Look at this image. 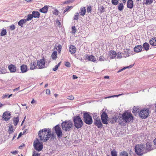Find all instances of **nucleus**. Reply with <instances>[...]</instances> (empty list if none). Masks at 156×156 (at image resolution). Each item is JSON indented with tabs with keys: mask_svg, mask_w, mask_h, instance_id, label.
<instances>
[{
	"mask_svg": "<svg viewBox=\"0 0 156 156\" xmlns=\"http://www.w3.org/2000/svg\"><path fill=\"white\" fill-rule=\"evenodd\" d=\"M153 2V0H146L145 3L146 4L150 5Z\"/></svg>",
	"mask_w": 156,
	"mask_h": 156,
	"instance_id": "obj_46",
	"label": "nucleus"
},
{
	"mask_svg": "<svg viewBox=\"0 0 156 156\" xmlns=\"http://www.w3.org/2000/svg\"><path fill=\"white\" fill-rule=\"evenodd\" d=\"M74 1V0H69L66 1H65L64 2L63 4H66L68 3H70L73 2Z\"/></svg>",
	"mask_w": 156,
	"mask_h": 156,
	"instance_id": "obj_45",
	"label": "nucleus"
},
{
	"mask_svg": "<svg viewBox=\"0 0 156 156\" xmlns=\"http://www.w3.org/2000/svg\"><path fill=\"white\" fill-rule=\"evenodd\" d=\"M119 0H112V3L114 5H117L118 4Z\"/></svg>",
	"mask_w": 156,
	"mask_h": 156,
	"instance_id": "obj_42",
	"label": "nucleus"
},
{
	"mask_svg": "<svg viewBox=\"0 0 156 156\" xmlns=\"http://www.w3.org/2000/svg\"><path fill=\"white\" fill-rule=\"evenodd\" d=\"M140 110L139 109L138 106H134L133 108L132 112L134 114H137V113L139 114V112H140Z\"/></svg>",
	"mask_w": 156,
	"mask_h": 156,
	"instance_id": "obj_23",
	"label": "nucleus"
},
{
	"mask_svg": "<svg viewBox=\"0 0 156 156\" xmlns=\"http://www.w3.org/2000/svg\"><path fill=\"white\" fill-rule=\"evenodd\" d=\"M149 113L150 111L148 108H145L140 110L139 115L141 118L146 119L148 116Z\"/></svg>",
	"mask_w": 156,
	"mask_h": 156,
	"instance_id": "obj_6",
	"label": "nucleus"
},
{
	"mask_svg": "<svg viewBox=\"0 0 156 156\" xmlns=\"http://www.w3.org/2000/svg\"><path fill=\"white\" fill-rule=\"evenodd\" d=\"M65 66L68 67H69L70 66V63L69 62H66L65 63Z\"/></svg>",
	"mask_w": 156,
	"mask_h": 156,
	"instance_id": "obj_55",
	"label": "nucleus"
},
{
	"mask_svg": "<svg viewBox=\"0 0 156 156\" xmlns=\"http://www.w3.org/2000/svg\"><path fill=\"white\" fill-rule=\"evenodd\" d=\"M154 144L156 146V138H155L153 140Z\"/></svg>",
	"mask_w": 156,
	"mask_h": 156,
	"instance_id": "obj_64",
	"label": "nucleus"
},
{
	"mask_svg": "<svg viewBox=\"0 0 156 156\" xmlns=\"http://www.w3.org/2000/svg\"><path fill=\"white\" fill-rule=\"evenodd\" d=\"M86 12V9L85 7L81 8L80 9V14L81 16H84Z\"/></svg>",
	"mask_w": 156,
	"mask_h": 156,
	"instance_id": "obj_27",
	"label": "nucleus"
},
{
	"mask_svg": "<svg viewBox=\"0 0 156 156\" xmlns=\"http://www.w3.org/2000/svg\"><path fill=\"white\" fill-rule=\"evenodd\" d=\"M11 114L9 111H6L3 113L2 115V119L5 121L9 120L10 118Z\"/></svg>",
	"mask_w": 156,
	"mask_h": 156,
	"instance_id": "obj_10",
	"label": "nucleus"
},
{
	"mask_svg": "<svg viewBox=\"0 0 156 156\" xmlns=\"http://www.w3.org/2000/svg\"><path fill=\"white\" fill-rule=\"evenodd\" d=\"M127 7L129 9H132L133 6V2L132 0H129L127 2Z\"/></svg>",
	"mask_w": 156,
	"mask_h": 156,
	"instance_id": "obj_18",
	"label": "nucleus"
},
{
	"mask_svg": "<svg viewBox=\"0 0 156 156\" xmlns=\"http://www.w3.org/2000/svg\"><path fill=\"white\" fill-rule=\"evenodd\" d=\"M69 49L70 53L72 54H74L76 52V48L73 45H70Z\"/></svg>",
	"mask_w": 156,
	"mask_h": 156,
	"instance_id": "obj_16",
	"label": "nucleus"
},
{
	"mask_svg": "<svg viewBox=\"0 0 156 156\" xmlns=\"http://www.w3.org/2000/svg\"><path fill=\"white\" fill-rule=\"evenodd\" d=\"M57 52L54 51L53 52L51 55V57L53 60H55L57 58Z\"/></svg>",
	"mask_w": 156,
	"mask_h": 156,
	"instance_id": "obj_29",
	"label": "nucleus"
},
{
	"mask_svg": "<svg viewBox=\"0 0 156 156\" xmlns=\"http://www.w3.org/2000/svg\"><path fill=\"white\" fill-rule=\"evenodd\" d=\"M101 119H108V115L105 112H104L102 113L101 116Z\"/></svg>",
	"mask_w": 156,
	"mask_h": 156,
	"instance_id": "obj_26",
	"label": "nucleus"
},
{
	"mask_svg": "<svg viewBox=\"0 0 156 156\" xmlns=\"http://www.w3.org/2000/svg\"><path fill=\"white\" fill-rule=\"evenodd\" d=\"M58 68L57 66L56 65L55 67L53 68V70L54 71H56L58 69Z\"/></svg>",
	"mask_w": 156,
	"mask_h": 156,
	"instance_id": "obj_58",
	"label": "nucleus"
},
{
	"mask_svg": "<svg viewBox=\"0 0 156 156\" xmlns=\"http://www.w3.org/2000/svg\"><path fill=\"white\" fill-rule=\"evenodd\" d=\"M7 33V31L5 29H3L2 30L1 33V36H4L6 35Z\"/></svg>",
	"mask_w": 156,
	"mask_h": 156,
	"instance_id": "obj_37",
	"label": "nucleus"
},
{
	"mask_svg": "<svg viewBox=\"0 0 156 156\" xmlns=\"http://www.w3.org/2000/svg\"><path fill=\"white\" fill-rule=\"evenodd\" d=\"M50 136L51 139H54V134H51V132H50Z\"/></svg>",
	"mask_w": 156,
	"mask_h": 156,
	"instance_id": "obj_54",
	"label": "nucleus"
},
{
	"mask_svg": "<svg viewBox=\"0 0 156 156\" xmlns=\"http://www.w3.org/2000/svg\"><path fill=\"white\" fill-rule=\"evenodd\" d=\"M15 28V27L14 24H12L10 26V29L11 30H14Z\"/></svg>",
	"mask_w": 156,
	"mask_h": 156,
	"instance_id": "obj_50",
	"label": "nucleus"
},
{
	"mask_svg": "<svg viewBox=\"0 0 156 156\" xmlns=\"http://www.w3.org/2000/svg\"><path fill=\"white\" fill-rule=\"evenodd\" d=\"M145 149L147 151V152L153 149L152 146L149 142H147L145 145Z\"/></svg>",
	"mask_w": 156,
	"mask_h": 156,
	"instance_id": "obj_13",
	"label": "nucleus"
},
{
	"mask_svg": "<svg viewBox=\"0 0 156 156\" xmlns=\"http://www.w3.org/2000/svg\"><path fill=\"white\" fill-rule=\"evenodd\" d=\"M93 119L94 120V121L99 119L97 117V114L94 113L93 114Z\"/></svg>",
	"mask_w": 156,
	"mask_h": 156,
	"instance_id": "obj_49",
	"label": "nucleus"
},
{
	"mask_svg": "<svg viewBox=\"0 0 156 156\" xmlns=\"http://www.w3.org/2000/svg\"><path fill=\"white\" fill-rule=\"evenodd\" d=\"M58 11L57 9L55 10L53 12V14L54 15H57L58 14Z\"/></svg>",
	"mask_w": 156,
	"mask_h": 156,
	"instance_id": "obj_51",
	"label": "nucleus"
},
{
	"mask_svg": "<svg viewBox=\"0 0 156 156\" xmlns=\"http://www.w3.org/2000/svg\"><path fill=\"white\" fill-rule=\"evenodd\" d=\"M122 120L126 123L129 122L133 119L132 114L127 112H124L122 114Z\"/></svg>",
	"mask_w": 156,
	"mask_h": 156,
	"instance_id": "obj_4",
	"label": "nucleus"
},
{
	"mask_svg": "<svg viewBox=\"0 0 156 156\" xmlns=\"http://www.w3.org/2000/svg\"><path fill=\"white\" fill-rule=\"evenodd\" d=\"M84 58L86 60V62H87V61L88 60V55H85Z\"/></svg>",
	"mask_w": 156,
	"mask_h": 156,
	"instance_id": "obj_57",
	"label": "nucleus"
},
{
	"mask_svg": "<svg viewBox=\"0 0 156 156\" xmlns=\"http://www.w3.org/2000/svg\"><path fill=\"white\" fill-rule=\"evenodd\" d=\"M94 124L98 128H101L102 127L103 125L102 124L100 119H98L94 121Z\"/></svg>",
	"mask_w": 156,
	"mask_h": 156,
	"instance_id": "obj_11",
	"label": "nucleus"
},
{
	"mask_svg": "<svg viewBox=\"0 0 156 156\" xmlns=\"http://www.w3.org/2000/svg\"><path fill=\"white\" fill-rule=\"evenodd\" d=\"M123 5L122 3H119L118 6V9L119 11H122L123 8Z\"/></svg>",
	"mask_w": 156,
	"mask_h": 156,
	"instance_id": "obj_39",
	"label": "nucleus"
},
{
	"mask_svg": "<svg viewBox=\"0 0 156 156\" xmlns=\"http://www.w3.org/2000/svg\"><path fill=\"white\" fill-rule=\"evenodd\" d=\"M50 132H51V130L48 128L40 130L38 135L40 140L43 142H46L49 140L50 137Z\"/></svg>",
	"mask_w": 156,
	"mask_h": 156,
	"instance_id": "obj_1",
	"label": "nucleus"
},
{
	"mask_svg": "<svg viewBox=\"0 0 156 156\" xmlns=\"http://www.w3.org/2000/svg\"><path fill=\"white\" fill-rule=\"evenodd\" d=\"M9 134H11L13 133L14 131V129L13 127V126L10 125L9 126Z\"/></svg>",
	"mask_w": 156,
	"mask_h": 156,
	"instance_id": "obj_31",
	"label": "nucleus"
},
{
	"mask_svg": "<svg viewBox=\"0 0 156 156\" xmlns=\"http://www.w3.org/2000/svg\"><path fill=\"white\" fill-rule=\"evenodd\" d=\"M83 120L86 124H88V112H83Z\"/></svg>",
	"mask_w": 156,
	"mask_h": 156,
	"instance_id": "obj_17",
	"label": "nucleus"
},
{
	"mask_svg": "<svg viewBox=\"0 0 156 156\" xmlns=\"http://www.w3.org/2000/svg\"><path fill=\"white\" fill-rule=\"evenodd\" d=\"M67 98L69 100H73L74 99V98L73 95H71L68 96Z\"/></svg>",
	"mask_w": 156,
	"mask_h": 156,
	"instance_id": "obj_52",
	"label": "nucleus"
},
{
	"mask_svg": "<svg viewBox=\"0 0 156 156\" xmlns=\"http://www.w3.org/2000/svg\"><path fill=\"white\" fill-rule=\"evenodd\" d=\"M8 68L11 73H15L16 71V67L13 64H11L9 65Z\"/></svg>",
	"mask_w": 156,
	"mask_h": 156,
	"instance_id": "obj_12",
	"label": "nucleus"
},
{
	"mask_svg": "<svg viewBox=\"0 0 156 156\" xmlns=\"http://www.w3.org/2000/svg\"><path fill=\"white\" fill-rule=\"evenodd\" d=\"M19 121V119L18 117H14L13 118V123L15 126H16Z\"/></svg>",
	"mask_w": 156,
	"mask_h": 156,
	"instance_id": "obj_32",
	"label": "nucleus"
},
{
	"mask_svg": "<svg viewBox=\"0 0 156 156\" xmlns=\"http://www.w3.org/2000/svg\"><path fill=\"white\" fill-rule=\"evenodd\" d=\"M149 43L153 46H156V37H153L150 40Z\"/></svg>",
	"mask_w": 156,
	"mask_h": 156,
	"instance_id": "obj_14",
	"label": "nucleus"
},
{
	"mask_svg": "<svg viewBox=\"0 0 156 156\" xmlns=\"http://www.w3.org/2000/svg\"><path fill=\"white\" fill-rule=\"evenodd\" d=\"M123 94H119V95H113V96H109V97H106L105 98H112V97H118L119 96H121V95Z\"/></svg>",
	"mask_w": 156,
	"mask_h": 156,
	"instance_id": "obj_47",
	"label": "nucleus"
},
{
	"mask_svg": "<svg viewBox=\"0 0 156 156\" xmlns=\"http://www.w3.org/2000/svg\"><path fill=\"white\" fill-rule=\"evenodd\" d=\"M56 23L58 27H60L61 25V23L58 21H57L56 22Z\"/></svg>",
	"mask_w": 156,
	"mask_h": 156,
	"instance_id": "obj_60",
	"label": "nucleus"
},
{
	"mask_svg": "<svg viewBox=\"0 0 156 156\" xmlns=\"http://www.w3.org/2000/svg\"><path fill=\"white\" fill-rule=\"evenodd\" d=\"M105 59L104 57L103 56H100L99 57V60L101 61H104Z\"/></svg>",
	"mask_w": 156,
	"mask_h": 156,
	"instance_id": "obj_53",
	"label": "nucleus"
},
{
	"mask_svg": "<svg viewBox=\"0 0 156 156\" xmlns=\"http://www.w3.org/2000/svg\"><path fill=\"white\" fill-rule=\"evenodd\" d=\"M27 21L25 20V19H23L20 20L18 23V25L21 27H23V24H24Z\"/></svg>",
	"mask_w": 156,
	"mask_h": 156,
	"instance_id": "obj_24",
	"label": "nucleus"
},
{
	"mask_svg": "<svg viewBox=\"0 0 156 156\" xmlns=\"http://www.w3.org/2000/svg\"><path fill=\"white\" fill-rule=\"evenodd\" d=\"M32 156H41L39 153L34 152Z\"/></svg>",
	"mask_w": 156,
	"mask_h": 156,
	"instance_id": "obj_56",
	"label": "nucleus"
},
{
	"mask_svg": "<svg viewBox=\"0 0 156 156\" xmlns=\"http://www.w3.org/2000/svg\"><path fill=\"white\" fill-rule=\"evenodd\" d=\"M110 55L112 56L110 57V58L112 59L116 57V53L114 51H111L110 53Z\"/></svg>",
	"mask_w": 156,
	"mask_h": 156,
	"instance_id": "obj_28",
	"label": "nucleus"
},
{
	"mask_svg": "<svg viewBox=\"0 0 156 156\" xmlns=\"http://www.w3.org/2000/svg\"><path fill=\"white\" fill-rule=\"evenodd\" d=\"M46 93L47 94H49L50 93V91L49 89H47L46 90Z\"/></svg>",
	"mask_w": 156,
	"mask_h": 156,
	"instance_id": "obj_61",
	"label": "nucleus"
},
{
	"mask_svg": "<svg viewBox=\"0 0 156 156\" xmlns=\"http://www.w3.org/2000/svg\"><path fill=\"white\" fill-rule=\"evenodd\" d=\"M142 47L141 45H138L136 46L134 48V51L136 52H139L142 51Z\"/></svg>",
	"mask_w": 156,
	"mask_h": 156,
	"instance_id": "obj_15",
	"label": "nucleus"
},
{
	"mask_svg": "<svg viewBox=\"0 0 156 156\" xmlns=\"http://www.w3.org/2000/svg\"><path fill=\"white\" fill-rule=\"evenodd\" d=\"M143 47L144 50L147 51L149 49L150 45L147 43L145 42L143 44Z\"/></svg>",
	"mask_w": 156,
	"mask_h": 156,
	"instance_id": "obj_25",
	"label": "nucleus"
},
{
	"mask_svg": "<svg viewBox=\"0 0 156 156\" xmlns=\"http://www.w3.org/2000/svg\"><path fill=\"white\" fill-rule=\"evenodd\" d=\"M73 8V6H67V7L65 9L63 12L64 13H65L66 12L69 11L70 10Z\"/></svg>",
	"mask_w": 156,
	"mask_h": 156,
	"instance_id": "obj_40",
	"label": "nucleus"
},
{
	"mask_svg": "<svg viewBox=\"0 0 156 156\" xmlns=\"http://www.w3.org/2000/svg\"><path fill=\"white\" fill-rule=\"evenodd\" d=\"M126 69V67H124L122 69H120L118 71V73H119L120 72H121L122 71L124 70V69Z\"/></svg>",
	"mask_w": 156,
	"mask_h": 156,
	"instance_id": "obj_63",
	"label": "nucleus"
},
{
	"mask_svg": "<svg viewBox=\"0 0 156 156\" xmlns=\"http://www.w3.org/2000/svg\"><path fill=\"white\" fill-rule=\"evenodd\" d=\"M78 77L75 75H73V80L77 79Z\"/></svg>",
	"mask_w": 156,
	"mask_h": 156,
	"instance_id": "obj_62",
	"label": "nucleus"
},
{
	"mask_svg": "<svg viewBox=\"0 0 156 156\" xmlns=\"http://www.w3.org/2000/svg\"><path fill=\"white\" fill-rule=\"evenodd\" d=\"M72 33L73 34H75L76 31V29L74 26H73L72 27Z\"/></svg>",
	"mask_w": 156,
	"mask_h": 156,
	"instance_id": "obj_48",
	"label": "nucleus"
},
{
	"mask_svg": "<svg viewBox=\"0 0 156 156\" xmlns=\"http://www.w3.org/2000/svg\"><path fill=\"white\" fill-rule=\"evenodd\" d=\"M79 14L78 12H76L74 16L73 20H78L79 19Z\"/></svg>",
	"mask_w": 156,
	"mask_h": 156,
	"instance_id": "obj_38",
	"label": "nucleus"
},
{
	"mask_svg": "<svg viewBox=\"0 0 156 156\" xmlns=\"http://www.w3.org/2000/svg\"><path fill=\"white\" fill-rule=\"evenodd\" d=\"M120 156H128V154L126 151L121 152L120 153Z\"/></svg>",
	"mask_w": 156,
	"mask_h": 156,
	"instance_id": "obj_36",
	"label": "nucleus"
},
{
	"mask_svg": "<svg viewBox=\"0 0 156 156\" xmlns=\"http://www.w3.org/2000/svg\"><path fill=\"white\" fill-rule=\"evenodd\" d=\"M102 123L105 124H107L108 123V119H101Z\"/></svg>",
	"mask_w": 156,
	"mask_h": 156,
	"instance_id": "obj_41",
	"label": "nucleus"
},
{
	"mask_svg": "<svg viewBox=\"0 0 156 156\" xmlns=\"http://www.w3.org/2000/svg\"><path fill=\"white\" fill-rule=\"evenodd\" d=\"M36 66V64L34 62H31L30 65V69L31 70L34 69H35Z\"/></svg>",
	"mask_w": 156,
	"mask_h": 156,
	"instance_id": "obj_30",
	"label": "nucleus"
},
{
	"mask_svg": "<svg viewBox=\"0 0 156 156\" xmlns=\"http://www.w3.org/2000/svg\"><path fill=\"white\" fill-rule=\"evenodd\" d=\"M20 69L22 73H24L27 72V67L26 65H22L20 66Z\"/></svg>",
	"mask_w": 156,
	"mask_h": 156,
	"instance_id": "obj_19",
	"label": "nucleus"
},
{
	"mask_svg": "<svg viewBox=\"0 0 156 156\" xmlns=\"http://www.w3.org/2000/svg\"><path fill=\"white\" fill-rule=\"evenodd\" d=\"M62 46L60 44H59L57 47V50L59 53H60L62 49Z\"/></svg>",
	"mask_w": 156,
	"mask_h": 156,
	"instance_id": "obj_44",
	"label": "nucleus"
},
{
	"mask_svg": "<svg viewBox=\"0 0 156 156\" xmlns=\"http://www.w3.org/2000/svg\"><path fill=\"white\" fill-rule=\"evenodd\" d=\"M104 8L103 6H102L100 9V11L101 12H104L105 11L104 10Z\"/></svg>",
	"mask_w": 156,
	"mask_h": 156,
	"instance_id": "obj_59",
	"label": "nucleus"
},
{
	"mask_svg": "<svg viewBox=\"0 0 156 156\" xmlns=\"http://www.w3.org/2000/svg\"><path fill=\"white\" fill-rule=\"evenodd\" d=\"M111 153L112 156H117V152L115 150L111 151Z\"/></svg>",
	"mask_w": 156,
	"mask_h": 156,
	"instance_id": "obj_43",
	"label": "nucleus"
},
{
	"mask_svg": "<svg viewBox=\"0 0 156 156\" xmlns=\"http://www.w3.org/2000/svg\"><path fill=\"white\" fill-rule=\"evenodd\" d=\"M89 114L90 113L88 112V125L91 124L93 122L92 117Z\"/></svg>",
	"mask_w": 156,
	"mask_h": 156,
	"instance_id": "obj_33",
	"label": "nucleus"
},
{
	"mask_svg": "<svg viewBox=\"0 0 156 156\" xmlns=\"http://www.w3.org/2000/svg\"><path fill=\"white\" fill-rule=\"evenodd\" d=\"M55 130V133L58 138H61L62 136V132L61 129L59 126L57 125L54 127Z\"/></svg>",
	"mask_w": 156,
	"mask_h": 156,
	"instance_id": "obj_8",
	"label": "nucleus"
},
{
	"mask_svg": "<svg viewBox=\"0 0 156 156\" xmlns=\"http://www.w3.org/2000/svg\"><path fill=\"white\" fill-rule=\"evenodd\" d=\"M37 66L40 69L43 68L45 67V64L44 58L38 60L37 62Z\"/></svg>",
	"mask_w": 156,
	"mask_h": 156,
	"instance_id": "obj_9",
	"label": "nucleus"
},
{
	"mask_svg": "<svg viewBox=\"0 0 156 156\" xmlns=\"http://www.w3.org/2000/svg\"><path fill=\"white\" fill-rule=\"evenodd\" d=\"M61 126L62 129L66 132L71 131L73 127V123L70 121L63 122L61 124Z\"/></svg>",
	"mask_w": 156,
	"mask_h": 156,
	"instance_id": "obj_3",
	"label": "nucleus"
},
{
	"mask_svg": "<svg viewBox=\"0 0 156 156\" xmlns=\"http://www.w3.org/2000/svg\"><path fill=\"white\" fill-rule=\"evenodd\" d=\"M33 18V16L32 14H29L28 15L27 18L26 19H25V20L27 22V21H29L31 20Z\"/></svg>",
	"mask_w": 156,
	"mask_h": 156,
	"instance_id": "obj_34",
	"label": "nucleus"
},
{
	"mask_svg": "<svg viewBox=\"0 0 156 156\" xmlns=\"http://www.w3.org/2000/svg\"><path fill=\"white\" fill-rule=\"evenodd\" d=\"M33 17L34 18H39L40 17V14L38 12L33 11L32 12V14Z\"/></svg>",
	"mask_w": 156,
	"mask_h": 156,
	"instance_id": "obj_21",
	"label": "nucleus"
},
{
	"mask_svg": "<svg viewBox=\"0 0 156 156\" xmlns=\"http://www.w3.org/2000/svg\"><path fill=\"white\" fill-rule=\"evenodd\" d=\"M73 122L75 127L77 129L81 128L83 125V122L79 116H76L74 117Z\"/></svg>",
	"mask_w": 156,
	"mask_h": 156,
	"instance_id": "obj_5",
	"label": "nucleus"
},
{
	"mask_svg": "<svg viewBox=\"0 0 156 156\" xmlns=\"http://www.w3.org/2000/svg\"><path fill=\"white\" fill-rule=\"evenodd\" d=\"M88 61L94 62H97V60L95 57L92 55L88 56Z\"/></svg>",
	"mask_w": 156,
	"mask_h": 156,
	"instance_id": "obj_22",
	"label": "nucleus"
},
{
	"mask_svg": "<svg viewBox=\"0 0 156 156\" xmlns=\"http://www.w3.org/2000/svg\"><path fill=\"white\" fill-rule=\"evenodd\" d=\"M135 152L138 155L142 156L143 154L147 153L145 149V146L143 144L136 145L135 147Z\"/></svg>",
	"mask_w": 156,
	"mask_h": 156,
	"instance_id": "obj_2",
	"label": "nucleus"
},
{
	"mask_svg": "<svg viewBox=\"0 0 156 156\" xmlns=\"http://www.w3.org/2000/svg\"><path fill=\"white\" fill-rule=\"evenodd\" d=\"M48 10V7L47 5L44 6L41 9L39 10V11L43 13H46L47 12Z\"/></svg>",
	"mask_w": 156,
	"mask_h": 156,
	"instance_id": "obj_20",
	"label": "nucleus"
},
{
	"mask_svg": "<svg viewBox=\"0 0 156 156\" xmlns=\"http://www.w3.org/2000/svg\"><path fill=\"white\" fill-rule=\"evenodd\" d=\"M34 148L37 151H40L43 148V144L42 142H41L37 139L34 143Z\"/></svg>",
	"mask_w": 156,
	"mask_h": 156,
	"instance_id": "obj_7",
	"label": "nucleus"
},
{
	"mask_svg": "<svg viewBox=\"0 0 156 156\" xmlns=\"http://www.w3.org/2000/svg\"><path fill=\"white\" fill-rule=\"evenodd\" d=\"M1 72L2 73H6L5 67L4 66H2L1 67Z\"/></svg>",
	"mask_w": 156,
	"mask_h": 156,
	"instance_id": "obj_35",
	"label": "nucleus"
}]
</instances>
